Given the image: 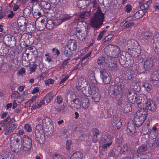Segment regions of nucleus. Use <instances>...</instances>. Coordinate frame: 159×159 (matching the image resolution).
<instances>
[{
    "instance_id": "f3484780",
    "label": "nucleus",
    "mask_w": 159,
    "mask_h": 159,
    "mask_svg": "<svg viewBox=\"0 0 159 159\" xmlns=\"http://www.w3.org/2000/svg\"><path fill=\"white\" fill-rule=\"evenodd\" d=\"M98 90L97 89H93L92 90L91 96L92 100L95 102H98L100 99L101 95L98 93Z\"/></svg>"
},
{
    "instance_id": "e2e57ef3",
    "label": "nucleus",
    "mask_w": 159,
    "mask_h": 159,
    "mask_svg": "<svg viewBox=\"0 0 159 159\" xmlns=\"http://www.w3.org/2000/svg\"><path fill=\"white\" fill-rule=\"evenodd\" d=\"M41 106V104L37 102L34 103L32 106L31 109L34 110L39 108Z\"/></svg>"
},
{
    "instance_id": "393cba45",
    "label": "nucleus",
    "mask_w": 159,
    "mask_h": 159,
    "mask_svg": "<svg viewBox=\"0 0 159 159\" xmlns=\"http://www.w3.org/2000/svg\"><path fill=\"white\" fill-rule=\"evenodd\" d=\"M17 21L18 25L20 27L24 26L25 27L27 25L26 19L23 16L19 17Z\"/></svg>"
},
{
    "instance_id": "412c9836",
    "label": "nucleus",
    "mask_w": 159,
    "mask_h": 159,
    "mask_svg": "<svg viewBox=\"0 0 159 159\" xmlns=\"http://www.w3.org/2000/svg\"><path fill=\"white\" fill-rule=\"evenodd\" d=\"M91 2V0H80L78 2L79 7L84 9L89 6Z\"/></svg>"
},
{
    "instance_id": "a878e982",
    "label": "nucleus",
    "mask_w": 159,
    "mask_h": 159,
    "mask_svg": "<svg viewBox=\"0 0 159 159\" xmlns=\"http://www.w3.org/2000/svg\"><path fill=\"white\" fill-rule=\"evenodd\" d=\"M15 39L14 37L11 35L9 34L6 35L3 37V43H4L5 44H6L5 43H9L11 45L13 41H15Z\"/></svg>"
},
{
    "instance_id": "79ce46f5",
    "label": "nucleus",
    "mask_w": 159,
    "mask_h": 159,
    "mask_svg": "<svg viewBox=\"0 0 159 159\" xmlns=\"http://www.w3.org/2000/svg\"><path fill=\"white\" fill-rule=\"evenodd\" d=\"M142 86L146 89L147 91L149 92H151V90L152 89V87L150 84L148 83H143Z\"/></svg>"
},
{
    "instance_id": "5fc2aeb1",
    "label": "nucleus",
    "mask_w": 159,
    "mask_h": 159,
    "mask_svg": "<svg viewBox=\"0 0 159 159\" xmlns=\"http://www.w3.org/2000/svg\"><path fill=\"white\" fill-rule=\"evenodd\" d=\"M102 79V83L104 84H107L111 81V77L107 76V77H103L101 78Z\"/></svg>"
},
{
    "instance_id": "473e14b6",
    "label": "nucleus",
    "mask_w": 159,
    "mask_h": 159,
    "mask_svg": "<svg viewBox=\"0 0 159 159\" xmlns=\"http://www.w3.org/2000/svg\"><path fill=\"white\" fill-rule=\"evenodd\" d=\"M148 109L145 108H143V109H141V110H138L136 112H139L140 114V117H143L144 120H146L148 115Z\"/></svg>"
},
{
    "instance_id": "6ab92c4d",
    "label": "nucleus",
    "mask_w": 159,
    "mask_h": 159,
    "mask_svg": "<svg viewBox=\"0 0 159 159\" xmlns=\"http://www.w3.org/2000/svg\"><path fill=\"white\" fill-rule=\"evenodd\" d=\"M123 105V107L120 108L121 111L125 113H128L132 110L131 105L128 101L124 102Z\"/></svg>"
},
{
    "instance_id": "423d86ee",
    "label": "nucleus",
    "mask_w": 159,
    "mask_h": 159,
    "mask_svg": "<svg viewBox=\"0 0 159 159\" xmlns=\"http://www.w3.org/2000/svg\"><path fill=\"white\" fill-rule=\"evenodd\" d=\"M51 120L48 117H45L42 120V124L48 129L47 131L51 134L53 133L54 127L51 123Z\"/></svg>"
},
{
    "instance_id": "338daca9",
    "label": "nucleus",
    "mask_w": 159,
    "mask_h": 159,
    "mask_svg": "<svg viewBox=\"0 0 159 159\" xmlns=\"http://www.w3.org/2000/svg\"><path fill=\"white\" fill-rule=\"evenodd\" d=\"M67 107L63 105L61 107L60 110H58L59 112L63 113L67 111Z\"/></svg>"
},
{
    "instance_id": "58836bf2",
    "label": "nucleus",
    "mask_w": 159,
    "mask_h": 159,
    "mask_svg": "<svg viewBox=\"0 0 159 159\" xmlns=\"http://www.w3.org/2000/svg\"><path fill=\"white\" fill-rule=\"evenodd\" d=\"M131 88L136 91H139L140 90V87L138 83H133L131 85Z\"/></svg>"
},
{
    "instance_id": "72a5a7b5",
    "label": "nucleus",
    "mask_w": 159,
    "mask_h": 159,
    "mask_svg": "<svg viewBox=\"0 0 159 159\" xmlns=\"http://www.w3.org/2000/svg\"><path fill=\"white\" fill-rule=\"evenodd\" d=\"M81 104L82 105L83 107L84 108H87L89 105V101L87 98H83V99H81Z\"/></svg>"
},
{
    "instance_id": "052dcab7",
    "label": "nucleus",
    "mask_w": 159,
    "mask_h": 159,
    "mask_svg": "<svg viewBox=\"0 0 159 159\" xmlns=\"http://www.w3.org/2000/svg\"><path fill=\"white\" fill-rule=\"evenodd\" d=\"M72 144V142L70 140L67 141L66 144V150L69 151L70 149V146Z\"/></svg>"
},
{
    "instance_id": "c85d7f7f",
    "label": "nucleus",
    "mask_w": 159,
    "mask_h": 159,
    "mask_svg": "<svg viewBox=\"0 0 159 159\" xmlns=\"http://www.w3.org/2000/svg\"><path fill=\"white\" fill-rule=\"evenodd\" d=\"M151 79L153 81L154 80L156 83H158L159 79V71L157 70L153 71L151 75Z\"/></svg>"
},
{
    "instance_id": "7c9ffc66",
    "label": "nucleus",
    "mask_w": 159,
    "mask_h": 159,
    "mask_svg": "<svg viewBox=\"0 0 159 159\" xmlns=\"http://www.w3.org/2000/svg\"><path fill=\"white\" fill-rule=\"evenodd\" d=\"M93 136L92 138V141L93 143H95L97 142L98 140V135L99 134V130L96 128H94L93 130Z\"/></svg>"
},
{
    "instance_id": "aec40b11",
    "label": "nucleus",
    "mask_w": 159,
    "mask_h": 159,
    "mask_svg": "<svg viewBox=\"0 0 159 159\" xmlns=\"http://www.w3.org/2000/svg\"><path fill=\"white\" fill-rule=\"evenodd\" d=\"M36 139L39 143L43 144L45 141V138L43 133H35Z\"/></svg>"
},
{
    "instance_id": "a19ab883",
    "label": "nucleus",
    "mask_w": 159,
    "mask_h": 159,
    "mask_svg": "<svg viewBox=\"0 0 159 159\" xmlns=\"http://www.w3.org/2000/svg\"><path fill=\"white\" fill-rule=\"evenodd\" d=\"M43 133V126L40 124L38 125L36 127L35 133Z\"/></svg>"
},
{
    "instance_id": "e433bc0d",
    "label": "nucleus",
    "mask_w": 159,
    "mask_h": 159,
    "mask_svg": "<svg viewBox=\"0 0 159 159\" xmlns=\"http://www.w3.org/2000/svg\"><path fill=\"white\" fill-rule=\"evenodd\" d=\"M72 156L77 159H82L83 154L81 152L77 151L75 152Z\"/></svg>"
},
{
    "instance_id": "4be33fe9",
    "label": "nucleus",
    "mask_w": 159,
    "mask_h": 159,
    "mask_svg": "<svg viewBox=\"0 0 159 159\" xmlns=\"http://www.w3.org/2000/svg\"><path fill=\"white\" fill-rule=\"evenodd\" d=\"M62 52L65 56L69 57L73 55V51L65 45L62 49Z\"/></svg>"
},
{
    "instance_id": "39448f33",
    "label": "nucleus",
    "mask_w": 159,
    "mask_h": 159,
    "mask_svg": "<svg viewBox=\"0 0 159 159\" xmlns=\"http://www.w3.org/2000/svg\"><path fill=\"white\" fill-rule=\"evenodd\" d=\"M107 48H108V51L111 57L116 58L119 56L120 50L118 46L109 45Z\"/></svg>"
},
{
    "instance_id": "b1692460",
    "label": "nucleus",
    "mask_w": 159,
    "mask_h": 159,
    "mask_svg": "<svg viewBox=\"0 0 159 159\" xmlns=\"http://www.w3.org/2000/svg\"><path fill=\"white\" fill-rule=\"evenodd\" d=\"M103 141L105 143L103 146V148H106L107 147L109 146L112 143L111 138L110 136H105Z\"/></svg>"
},
{
    "instance_id": "bf43d9fd",
    "label": "nucleus",
    "mask_w": 159,
    "mask_h": 159,
    "mask_svg": "<svg viewBox=\"0 0 159 159\" xmlns=\"http://www.w3.org/2000/svg\"><path fill=\"white\" fill-rule=\"evenodd\" d=\"M78 96L81 98L83 99V98H87V96H86L85 93L83 92V91H78Z\"/></svg>"
},
{
    "instance_id": "20e7f679",
    "label": "nucleus",
    "mask_w": 159,
    "mask_h": 159,
    "mask_svg": "<svg viewBox=\"0 0 159 159\" xmlns=\"http://www.w3.org/2000/svg\"><path fill=\"white\" fill-rule=\"evenodd\" d=\"M126 92L129 101L132 103L134 104L135 102H137L138 104H141L142 99H140L141 97H140L139 98L138 97L137 94L129 90H126Z\"/></svg>"
},
{
    "instance_id": "bb28decb",
    "label": "nucleus",
    "mask_w": 159,
    "mask_h": 159,
    "mask_svg": "<svg viewBox=\"0 0 159 159\" xmlns=\"http://www.w3.org/2000/svg\"><path fill=\"white\" fill-rule=\"evenodd\" d=\"M17 125L15 124H12L10 125L9 127L4 129L5 132V134L8 135L12 132L13 130L16 128Z\"/></svg>"
},
{
    "instance_id": "2eb2a0df",
    "label": "nucleus",
    "mask_w": 159,
    "mask_h": 159,
    "mask_svg": "<svg viewBox=\"0 0 159 159\" xmlns=\"http://www.w3.org/2000/svg\"><path fill=\"white\" fill-rule=\"evenodd\" d=\"M69 49L73 51H75L77 48L76 41L74 39L69 40L67 44L66 45Z\"/></svg>"
},
{
    "instance_id": "f704fd0d",
    "label": "nucleus",
    "mask_w": 159,
    "mask_h": 159,
    "mask_svg": "<svg viewBox=\"0 0 159 159\" xmlns=\"http://www.w3.org/2000/svg\"><path fill=\"white\" fill-rule=\"evenodd\" d=\"M146 12L145 10H139L135 13L134 15L135 18L136 19H139L142 17Z\"/></svg>"
},
{
    "instance_id": "de8ad7c7",
    "label": "nucleus",
    "mask_w": 159,
    "mask_h": 159,
    "mask_svg": "<svg viewBox=\"0 0 159 159\" xmlns=\"http://www.w3.org/2000/svg\"><path fill=\"white\" fill-rule=\"evenodd\" d=\"M53 95V93L50 92L47 94L45 97L44 99H45L47 103H48L52 98Z\"/></svg>"
},
{
    "instance_id": "6e6552de",
    "label": "nucleus",
    "mask_w": 159,
    "mask_h": 159,
    "mask_svg": "<svg viewBox=\"0 0 159 159\" xmlns=\"http://www.w3.org/2000/svg\"><path fill=\"white\" fill-rule=\"evenodd\" d=\"M21 142L23 149L25 151H28L32 146V140L28 137H24Z\"/></svg>"
},
{
    "instance_id": "864d4df0",
    "label": "nucleus",
    "mask_w": 159,
    "mask_h": 159,
    "mask_svg": "<svg viewBox=\"0 0 159 159\" xmlns=\"http://www.w3.org/2000/svg\"><path fill=\"white\" fill-rule=\"evenodd\" d=\"M136 70L137 71L138 73H139V74H140L144 72L145 71L144 69V67L142 68L141 66H140V64H136Z\"/></svg>"
},
{
    "instance_id": "c9c22d12",
    "label": "nucleus",
    "mask_w": 159,
    "mask_h": 159,
    "mask_svg": "<svg viewBox=\"0 0 159 159\" xmlns=\"http://www.w3.org/2000/svg\"><path fill=\"white\" fill-rule=\"evenodd\" d=\"M146 143H147L145 146L147 148V150L148 149H152L153 148H154V143L152 139L151 140H148L147 141Z\"/></svg>"
},
{
    "instance_id": "cd10ccee",
    "label": "nucleus",
    "mask_w": 159,
    "mask_h": 159,
    "mask_svg": "<svg viewBox=\"0 0 159 159\" xmlns=\"http://www.w3.org/2000/svg\"><path fill=\"white\" fill-rule=\"evenodd\" d=\"M85 33L81 32L80 33H78L76 34L77 38L80 40H83L85 39L86 37L88 35V29L87 28H85Z\"/></svg>"
},
{
    "instance_id": "f8f14e48",
    "label": "nucleus",
    "mask_w": 159,
    "mask_h": 159,
    "mask_svg": "<svg viewBox=\"0 0 159 159\" xmlns=\"http://www.w3.org/2000/svg\"><path fill=\"white\" fill-rule=\"evenodd\" d=\"M147 109L151 111H155L157 108V105L155 102L152 100H149L145 103Z\"/></svg>"
},
{
    "instance_id": "603ef678",
    "label": "nucleus",
    "mask_w": 159,
    "mask_h": 159,
    "mask_svg": "<svg viewBox=\"0 0 159 159\" xmlns=\"http://www.w3.org/2000/svg\"><path fill=\"white\" fill-rule=\"evenodd\" d=\"M147 150V148L145 145H143L139 147L137 150V152L139 154L141 152H144L146 151Z\"/></svg>"
},
{
    "instance_id": "1a4fd4ad",
    "label": "nucleus",
    "mask_w": 159,
    "mask_h": 159,
    "mask_svg": "<svg viewBox=\"0 0 159 159\" xmlns=\"http://www.w3.org/2000/svg\"><path fill=\"white\" fill-rule=\"evenodd\" d=\"M107 110V111L104 110L101 111L100 114L101 117L106 119L112 116L114 110L111 106L108 107Z\"/></svg>"
},
{
    "instance_id": "c03bdc74",
    "label": "nucleus",
    "mask_w": 159,
    "mask_h": 159,
    "mask_svg": "<svg viewBox=\"0 0 159 159\" xmlns=\"http://www.w3.org/2000/svg\"><path fill=\"white\" fill-rule=\"evenodd\" d=\"M127 100H126L122 98H120L119 100L117 101V106L118 107V106L119 107V108L120 109V108H122L123 107V106L124 104V102L126 101H127Z\"/></svg>"
},
{
    "instance_id": "8fccbe9b",
    "label": "nucleus",
    "mask_w": 159,
    "mask_h": 159,
    "mask_svg": "<svg viewBox=\"0 0 159 159\" xmlns=\"http://www.w3.org/2000/svg\"><path fill=\"white\" fill-rule=\"evenodd\" d=\"M78 84L82 85L83 87H84L85 84H87L86 79L82 77H81V78L78 80Z\"/></svg>"
},
{
    "instance_id": "dca6fc26",
    "label": "nucleus",
    "mask_w": 159,
    "mask_h": 159,
    "mask_svg": "<svg viewBox=\"0 0 159 159\" xmlns=\"http://www.w3.org/2000/svg\"><path fill=\"white\" fill-rule=\"evenodd\" d=\"M76 95L75 93L72 91L68 92L66 93V102L68 105L72 102V101L75 99L76 98Z\"/></svg>"
},
{
    "instance_id": "f03ea898",
    "label": "nucleus",
    "mask_w": 159,
    "mask_h": 159,
    "mask_svg": "<svg viewBox=\"0 0 159 159\" xmlns=\"http://www.w3.org/2000/svg\"><path fill=\"white\" fill-rule=\"evenodd\" d=\"M126 47L128 50L130 51V52L132 55H136V52L139 54L140 52L139 50L140 46L138 42L134 39H131L128 41L126 45Z\"/></svg>"
},
{
    "instance_id": "0eeeda50",
    "label": "nucleus",
    "mask_w": 159,
    "mask_h": 159,
    "mask_svg": "<svg viewBox=\"0 0 159 159\" xmlns=\"http://www.w3.org/2000/svg\"><path fill=\"white\" fill-rule=\"evenodd\" d=\"M155 59L152 57H148L144 62L143 67L145 71L151 70L155 65Z\"/></svg>"
},
{
    "instance_id": "9b49d317",
    "label": "nucleus",
    "mask_w": 159,
    "mask_h": 159,
    "mask_svg": "<svg viewBox=\"0 0 159 159\" xmlns=\"http://www.w3.org/2000/svg\"><path fill=\"white\" fill-rule=\"evenodd\" d=\"M111 124L113 127L116 130L120 129L122 126V123L120 118L117 116L114 117L111 122Z\"/></svg>"
},
{
    "instance_id": "3c124183",
    "label": "nucleus",
    "mask_w": 159,
    "mask_h": 159,
    "mask_svg": "<svg viewBox=\"0 0 159 159\" xmlns=\"http://www.w3.org/2000/svg\"><path fill=\"white\" fill-rule=\"evenodd\" d=\"M152 154L150 152H147L145 154L141 155V159H149L151 157Z\"/></svg>"
},
{
    "instance_id": "4d7b16f0",
    "label": "nucleus",
    "mask_w": 159,
    "mask_h": 159,
    "mask_svg": "<svg viewBox=\"0 0 159 159\" xmlns=\"http://www.w3.org/2000/svg\"><path fill=\"white\" fill-rule=\"evenodd\" d=\"M128 147L127 145H124L121 149L120 152L122 154H125L128 152Z\"/></svg>"
},
{
    "instance_id": "69168bd1",
    "label": "nucleus",
    "mask_w": 159,
    "mask_h": 159,
    "mask_svg": "<svg viewBox=\"0 0 159 159\" xmlns=\"http://www.w3.org/2000/svg\"><path fill=\"white\" fill-rule=\"evenodd\" d=\"M89 57H87V56L86 55L83 57L81 59V64L85 63L89 60Z\"/></svg>"
},
{
    "instance_id": "09e8293b",
    "label": "nucleus",
    "mask_w": 159,
    "mask_h": 159,
    "mask_svg": "<svg viewBox=\"0 0 159 159\" xmlns=\"http://www.w3.org/2000/svg\"><path fill=\"white\" fill-rule=\"evenodd\" d=\"M90 16L89 13L88 12H86L81 13L79 15V18L80 19H87Z\"/></svg>"
},
{
    "instance_id": "c756f323",
    "label": "nucleus",
    "mask_w": 159,
    "mask_h": 159,
    "mask_svg": "<svg viewBox=\"0 0 159 159\" xmlns=\"http://www.w3.org/2000/svg\"><path fill=\"white\" fill-rule=\"evenodd\" d=\"M135 125L134 123L128 124L127 129V131L128 133L133 134L135 131Z\"/></svg>"
},
{
    "instance_id": "7ed1b4c3",
    "label": "nucleus",
    "mask_w": 159,
    "mask_h": 159,
    "mask_svg": "<svg viewBox=\"0 0 159 159\" xmlns=\"http://www.w3.org/2000/svg\"><path fill=\"white\" fill-rule=\"evenodd\" d=\"M109 94L112 95L116 98L120 97L122 94V89L117 85H112L108 89Z\"/></svg>"
},
{
    "instance_id": "680f3d73",
    "label": "nucleus",
    "mask_w": 159,
    "mask_h": 159,
    "mask_svg": "<svg viewBox=\"0 0 159 159\" xmlns=\"http://www.w3.org/2000/svg\"><path fill=\"white\" fill-rule=\"evenodd\" d=\"M154 147L155 148H159V137L155 140L154 143Z\"/></svg>"
},
{
    "instance_id": "13d9d810",
    "label": "nucleus",
    "mask_w": 159,
    "mask_h": 159,
    "mask_svg": "<svg viewBox=\"0 0 159 159\" xmlns=\"http://www.w3.org/2000/svg\"><path fill=\"white\" fill-rule=\"evenodd\" d=\"M125 57L123 56L119 59V61L120 64L123 66H124V65H125L126 61L125 60Z\"/></svg>"
},
{
    "instance_id": "5701e85b",
    "label": "nucleus",
    "mask_w": 159,
    "mask_h": 159,
    "mask_svg": "<svg viewBox=\"0 0 159 159\" xmlns=\"http://www.w3.org/2000/svg\"><path fill=\"white\" fill-rule=\"evenodd\" d=\"M139 5L141 9V10H145V11H147L149 6V2H146L144 0H142L139 2Z\"/></svg>"
},
{
    "instance_id": "0e129e2a",
    "label": "nucleus",
    "mask_w": 159,
    "mask_h": 159,
    "mask_svg": "<svg viewBox=\"0 0 159 159\" xmlns=\"http://www.w3.org/2000/svg\"><path fill=\"white\" fill-rule=\"evenodd\" d=\"M50 6L49 2H45L44 4L43 5V7L45 9L49 10L50 9Z\"/></svg>"
},
{
    "instance_id": "2f4dec72",
    "label": "nucleus",
    "mask_w": 159,
    "mask_h": 159,
    "mask_svg": "<svg viewBox=\"0 0 159 159\" xmlns=\"http://www.w3.org/2000/svg\"><path fill=\"white\" fill-rule=\"evenodd\" d=\"M89 77L90 81L93 84H96L97 81L95 79L94 72L93 70H89L88 74Z\"/></svg>"
},
{
    "instance_id": "4468645a",
    "label": "nucleus",
    "mask_w": 159,
    "mask_h": 159,
    "mask_svg": "<svg viewBox=\"0 0 159 159\" xmlns=\"http://www.w3.org/2000/svg\"><path fill=\"white\" fill-rule=\"evenodd\" d=\"M9 52V49L6 46L4 43L0 42V55L2 56H6Z\"/></svg>"
},
{
    "instance_id": "774afa93",
    "label": "nucleus",
    "mask_w": 159,
    "mask_h": 159,
    "mask_svg": "<svg viewBox=\"0 0 159 159\" xmlns=\"http://www.w3.org/2000/svg\"><path fill=\"white\" fill-rule=\"evenodd\" d=\"M46 74L45 73H43L39 75L38 77V79L39 80H41L46 76Z\"/></svg>"
},
{
    "instance_id": "49530a36",
    "label": "nucleus",
    "mask_w": 159,
    "mask_h": 159,
    "mask_svg": "<svg viewBox=\"0 0 159 159\" xmlns=\"http://www.w3.org/2000/svg\"><path fill=\"white\" fill-rule=\"evenodd\" d=\"M84 89L83 91L86 96H87L91 95L92 90H91V87L90 86L86 87Z\"/></svg>"
},
{
    "instance_id": "f257e3e1",
    "label": "nucleus",
    "mask_w": 159,
    "mask_h": 159,
    "mask_svg": "<svg viewBox=\"0 0 159 159\" xmlns=\"http://www.w3.org/2000/svg\"><path fill=\"white\" fill-rule=\"evenodd\" d=\"M104 19V14L100 9L98 8L91 20L90 25L93 28L98 29L103 24Z\"/></svg>"
},
{
    "instance_id": "9d476101",
    "label": "nucleus",
    "mask_w": 159,
    "mask_h": 159,
    "mask_svg": "<svg viewBox=\"0 0 159 159\" xmlns=\"http://www.w3.org/2000/svg\"><path fill=\"white\" fill-rule=\"evenodd\" d=\"M136 116L134 118V124L137 127H139L142 125L145 120L143 117H140V114L138 112H136Z\"/></svg>"
},
{
    "instance_id": "37998d69",
    "label": "nucleus",
    "mask_w": 159,
    "mask_h": 159,
    "mask_svg": "<svg viewBox=\"0 0 159 159\" xmlns=\"http://www.w3.org/2000/svg\"><path fill=\"white\" fill-rule=\"evenodd\" d=\"M31 13V8L30 7H27L25 8L23 11L24 15L27 17L30 16Z\"/></svg>"
},
{
    "instance_id": "a211bd4d",
    "label": "nucleus",
    "mask_w": 159,
    "mask_h": 159,
    "mask_svg": "<svg viewBox=\"0 0 159 159\" xmlns=\"http://www.w3.org/2000/svg\"><path fill=\"white\" fill-rule=\"evenodd\" d=\"M81 105V103L79 100L76 98L72 102H70L68 105V106L70 107L72 109L75 110V109H78L80 108Z\"/></svg>"
},
{
    "instance_id": "ddd939ff",
    "label": "nucleus",
    "mask_w": 159,
    "mask_h": 159,
    "mask_svg": "<svg viewBox=\"0 0 159 159\" xmlns=\"http://www.w3.org/2000/svg\"><path fill=\"white\" fill-rule=\"evenodd\" d=\"M142 39L145 42L150 41L152 38V34L149 31L143 30L141 34Z\"/></svg>"
},
{
    "instance_id": "ea45409f",
    "label": "nucleus",
    "mask_w": 159,
    "mask_h": 159,
    "mask_svg": "<svg viewBox=\"0 0 159 159\" xmlns=\"http://www.w3.org/2000/svg\"><path fill=\"white\" fill-rule=\"evenodd\" d=\"M54 26V24L52 20H49L47 22L46 24L45 25V26L49 30L52 29Z\"/></svg>"
},
{
    "instance_id": "a18cd8bd",
    "label": "nucleus",
    "mask_w": 159,
    "mask_h": 159,
    "mask_svg": "<svg viewBox=\"0 0 159 159\" xmlns=\"http://www.w3.org/2000/svg\"><path fill=\"white\" fill-rule=\"evenodd\" d=\"M101 76V78L103 77H107V76H110V73L107 69H103L102 70L100 71Z\"/></svg>"
},
{
    "instance_id": "6e6d98bb",
    "label": "nucleus",
    "mask_w": 159,
    "mask_h": 159,
    "mask_svg": "<svg viewBox=\"0 0 159 159\" xmlns=\"http://www.w3.org/2000/svg\"><path fill=\"white\" fill-rule=\"evenodd\" d=\"M105 58L101 56L99 57L97 60V63L99 65H102L105 61Z\"/></svg>"
},
{
    "instance_id": "4c0bfd02",
    "label": "nucleus",
    "mask_w": 159,
    "mask_h": 159,
    "mask_svg": "<svg viewBox=\"0 0 159 159\" xmlns=\"http://www.w3.org/2000/svg\"><path fill=\"white\" fill-rule=\"evenodd\" d=\"M108 64V67L111 70H117V64L116 62H109Z\"/></svg>"
}]
</instances>
